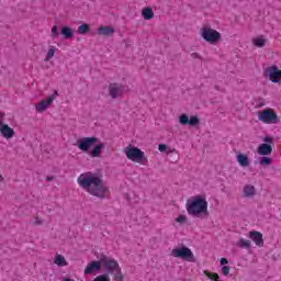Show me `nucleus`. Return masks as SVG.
Masks as SVG:
<instances>
[{
	"instance_id": "nucleus-1",
	"label": "nucleus",
	"mask_w": 281,
	"mask_h": 281,
	"mask_svg": "<svg viewBox=\"0 0 281 281\" xmlns=\"http://www.w3.org/2000/svg\"><path fill=\"white\" fill-rule=\"evenodd\" d=\"M77 183L86 192L98 199H110L111 196V190L102 182L100 177H79Z\"/></svg>"
},
{
	"instance_id": "nucleus-2",
	"label": "nucleus",
	"mask_w": 281,
	"mask_h": 281,
	"mask_svg": "<svg viewBox=\"0 0 281 281\" xmlns=\"http://www.w3.org/2000/svg\"><path fill=\"white\" fill-rule=\"evenodd\" d=\"M207 196L198 194L187 200L186 210L189 216H207Z\"/></svg>"
},
{
	"instance_id": "nucleus-3",
	"label": "nucleus",
	"mask_w": 281,
	"mask_h": 281,
	"mask_svg": "<svg viewBox=\"0 0 281 281\" xmlns=\"http://www.w3.org/2000/svg\"><path fill=\"white\" fill-rule=\"evenodd\" d=\"M101 262H102V268L106 273L105 276H112V280H115V281H124L122 267H120V262H117V260H115L113 257L101 255Z\"/></svg>"
},
{
	"instance_id": "nucleus-4",
	"label": "nucleus",
	"mask_w": 281,
	"mask_h": 281,
	"mask_svg": "<svg viewBox=\"0 0 281 281\" xmlns=\"http://www.w3.org/2000/svg\"><path fill=\"white\" fill-rule=\"evenodd\" d=\"M124 153L131 161H134L135 164H146L148 161V158H146V155L139 147H133L132 145L125 147Z\"/></svg>"
},
{
	"instance_id": "nucleus-5",
	"label": "nucleus",
	"mask_w": 281,
	"mask_h": 281,
	"mask_svg": "<svg viewBox=\"0 0 281 281\" xmlns=\"http://www.w3.org/2000/svg\"><path fill=\"white\" fill-rule=\"evenodd\" d=\"M171 256L173 258H180L186 262H196V258L194 257V252L188 246L176 247L171 250Z\"/></svg>"
},
{
	"instance_id": "nucleus-6",
	"label": "nucleus",
	"mask_w": 281,
	"mask_h": 281,
	"mask_svg": "<svg viewBox=\"0 0 281 281\" xmlns=\"http://www.w3.org/2000/svg\"><path fill=\"white\" fill-rule=\"evenodd\" d=\"M201 36L206 43H210V45H216V43H220L222 38L218 31L209 26L201 29Z\"/></svg>"
},
{
	"instance_id": "nucleus-7",
	"label": "nucleus",
	"mask_w": 281,
	"mask_h": 281,
	"mask_svg": "<svg viewBox=\"0 0 281 281\" xmlns=\"http://www.w3.org/2000/svg\"><path fill=\"white\" fill-rule=\"evenodd\" d=\"M258 120L259 122H263V124H278V122H280L278 114L271 109H266L259 112Z\"/></svg>"
},
{
	"instance_id": "nucleus-8",
	"label": "nucleus",
	"mask_w": 281,
	"mask_h": 281,
	"mask_svg": "<svg viewBox=\"0 0 281 281\" xmlns=\"http://www.w3.org/2000/svg\"><path fill=\"white\" fill-rule=\"evenodd\" d=\"M263 144H260L257 148L258 155H261V157H267L273 153V137L266 136L262 138Z\"/></svg>"
},
{
	"instance_id": "nucleus-9",
	"label": "nucleus",
	"mask_w": 281,
	"mask_h": 281,
	"mask_svg": "<svg viewBox=\"0 0 281 281\" xmlns=\"http://www.w3.org/2000/svg\"><path fill=\"white\" fill-rule=\"evenodd\" d=\"M98 137L94 136L83 137L77 140L76 146L79 148V150H82V153H89L91 146H93V144H98Z\"/></svg>"
},
{
	"instance_id": "nucleus-10",
	"label": "nucleus",
	"mask_w": 281,
	"mask_h": 281,
	"mask_svg": "<svg viewBox=\"0 0 281 281\" xmlns=\"http://www.w3.org/2000/svg\"><path fill=\"white\" fill-rule=\"evenodd\" d=\"M179 122L181 126H199L201 124V120L196 115H192L191 117L188 114H181L179 116Z\"/></svg>"
},
{
	"instance_id": "nucleus-11",
	"label": "nucleus",
	"mask_w": 281,
	"mask_h": 281,
	"mask_svg": "<svg viewBox=\"0 0 281 281\" xmlns=\"http://www.w3.org/2000/svg\"><path fill=\"white\" fill-rule=\"evenodd\" d=\"M266 76H268L269 80L274 85L281 81V70L278 66H271L266 69Z\"/></svg>"
},
{
	"instance_id": "nucleus-12",
	"label": "nucleus",
	"mask_w": 281,
	"mask_h": 281,
	"mask_svg": "<svg viewBox=\"0 0 281 281\" xmlns=\"http://www.w3.org/2000/svg\"><path fill=\"white\" fill-rule=\"evenodd\" d=\"M56 95H58V91L50 94L47 100H42L40 103H37L35 105L37 113H45V111H47V106H49V104L56 100Z\"/></svg>"
},
{
	"instance_id": "nucleus-13",
	"label": "nucleus",
	"mask_w": 281,
	"mask_h": 281,
	"mask_svg": "<svg viewBox=\"0 0 281 281\" xmlns=\"http://www.w3.org/2000/svg\"><path fill=\"white\" fill-rule=\"evenodd\" d=\"M102 269V257L99 260L91 261L86 267L83 273L85 276H91V273H95V271H100Z\"/></svg>"
},
{
	"instance_id": "nucleus-14",
	"label": "nucleus",
	"mask_w": 281,
	"mask_h": 281,
	"mask_svg": "<svg viewBox=\"0 0 281 281\" xmlns=\"http://www.w3.org/2000/svg\"><path fill=\"white\" fill-rule=\"evenodd\" d=\"M248 238L255 243L257 247H263L265 246V239L262 238V233L258 231H251L248 233Z\"/></svg>"
},
{
	"instance_id": "nucleus-15",
	"label": "nucleus",
	"mask_w": 281,
	"mask_h": 281,
	"mask_svg": "<svg viewBox=\"0 0 281 281\" xmlns=\"http://www.w3.org/2000/svg\"><path fill=\"white\" fill-rule=\"evenodd\" d=\"M0 134L4 139H12L14 137V128L10 127V125L4 124L0 121Z\"/></svg>"
},
{
	"instance_id": "nucleus-16",
	"label": "nucleus",
	"mask_w": 281,
	"mask_h": 281,
	"mask_svg": "<svg viewBox=\"0 0 281 281\" xmlns=\"http://www.w3.org/2000/svg\"><path fill=\"white\" fill-rule=\"evenodd\" d=\"M123 91H124V86L122 85L111 83L109 86V93L113 100H115L116 98H120Z\"/></svg>"
},
{
	"instance_id": "nucleus-17",
	"label": "nucleus",
	"mask_w": 281,
	"mask_h": 281,
	"mask_svg": "<svg viewBox=\"0 0 281 281\" xmlns=\"http://www.w3.org/2000/svg\"><path fill=\"white\" fill-rule=\"evenodd\" d=\"M243 196L245 199H254V196H256V187H254L251 184L244 186Z\"/></svg>"
},
{
	"instance_id": "nucleus-18",
	"label": "nucleus",
	"mask_w": 281,
	"mask_h": 281,
	"mask_svg": "<svg viewBox=\"0 0 281 281\" xmlns=\"http://www.w3.org/2000/svg\"><path fill=\"white\" fill-rule=\"evenodd\" d=\"M99 36H113L115 34V29L112 26H101L98 29Z\"/></svg>"
},
{
	"instance_id": "nucleus-19",
	"label": "nucleus",
	"mask_w": 281,
	"mask_h": 281,
	"mask_svg": "<svg viewBox=\"0 0 281 281\" xmlns=\"http://www.w3.org/2000/svg\"><path fill=\"white\" fill-rule=\"evenodd\" d=\"M142 16L145 21H150L151 19H155V11H153V8L150 7L144 8Z\"/></svg>"
},
{
	"instance_id": "nucleus-20",
	"label": "nucleus",
	"mask_w": 281,
	"mask_h": 281,
	"mask_svg": "<svg viewBox=\"0 0 281 281\" xmlns=\"http://www.w3.org/2000/svg\"><path fill=\"white\" fill-rule=\"evenodd\" d=\"M60 34L64 38L69 41V38H74V29L69 26H63L60 30Z\"/></svg>"
},
{
	"instance_id": "nucleus-21",
	"label": "nucleus",
	"mask_w": 281,
	"mask_h": 281,
	"mask_svg": "<svg viewBox=\"0 0 281 281\" xmlns=\"http://www.w3.org/2000/svg\"><path fill=\"white\" fill-rule=\"evenodd\" d=\"M102 148H104V143L94 145L90 150V157H100L102 155Z\"/></svg>"
},
{
	"instance_id": "nucleus-22",
	"label": "nucleus",
	"mask_w": 281,
	"mask_h": 281,
	"mask_svg": "<svg viewBox=\"0 0 281 281\" xmlns=\"http://www.w3.org/2000/svg\"><path fill=\"white\" fill-rule=\"evenodd\" d=\"M237 161L241 168H247V166H249V157L245 154H238Z\"/></svg>"
},
{
	"instance_id": "nucleus-23",
	"label": "nucleus",
	"mask_w": 281,
	"mask_h": 281,
	"mask_svg": "<svg viewBox=\"0 0 281 281\" xmlns=\"http://www.w3.org/2000/svg\"><path fill=\"white\" fill-rule=\"evenodd\" d=\"M54 265H57V267H67V259L63 255L57 254L54 258Z\"/></svg>"
},
{
	"instance_id": "nucleus-24",
	"label": "nucleus",
	"mask_w": 281,
	"mask_h": 281,
	"mask_svg": "<svg viewBox=\"0 0 281 281\" xmlns=\"http://www.w3.org/2000/svg\"><path fill=\"white\" fill-rule=\"evenodd\" d=\"M204 276L211 281H221V276L216 272H210L209 270L203 271Z\"/></svg>"
},
{
	"instance_id": "nucleus-25",
	"label": "nucleus",
	"mask_w": 281,
	"mask_h": 281,
	"mask_svg": "<svg viewBox=\"0 0 281 281\" xmlns=\"http://www.w3.org/2000/svg\"><path fill=\"white\" fill-rule=\"evenodd\" d=\"M238 247L241 249H249L251 247V240L240 238L239 241L237 243Z\"/></svg>"
},
{
	"instance_id": "nucleus-26",
	"label": "nucleus",
	"mask_w": 281,
	"mask_h": 281,
	"mask_svg": "<svg viewBox=\"0 0 281 281\" xmlns=\"http://www.w3.org/2000/svg\"><path fill=\"white\" fill-rule=\"evenodd\" d=\"M90 30H91V26L85 23L78 26L77 34H87Z\"/></svg>"
},
{
	"instance_id": "nucleus-27",
	"label": "nucleus",
	"mask_w": 281,
	"mask_h": 281,
	"mask_svg": "<svg viewBox=\"0 0 281 281\" xmlns=\"http://www.w3.org/2000/svg\"><path fill=\"white\" fill-rule=\"evenodd\" d=\"M80 177H102V169H97L94 173L91 171L81 173Z\"/></svg>"
},
{
	"instance_id": "nucleus-28",
	"label": "nucleus",
	"mask_w": 281,
	"mask_h": 281,
	"mask_svg": "<svg viewBox=\"0 0 281 281\" xmlns=\"http://www.w3.org/2000/svg\"><path fill=\"white\" fill-rule=\"evenodd\" d=\"M252 43L256 47H265L267 40H265L263 37H257V38L252 40Z\"/></svg>"
},
{
	"instance_id": "nucleus-29",
	"label": "nucleus",
	"mask_w": 281,
	"mask_h": 281,
	"mask_svg": "<svg viewBox=\"0 0 281 281\" xmlns=\"http://www.w3.org/2000/svg\"><path fill=\"white\" fill-rule=\"evenodd\" d=\"M272 159L271 157L263 156L260 158L259 164L260 166H271Z\"/></svg>"
},
{
	"instance_id": "nucleus-30",
	"label": "nucleus",
	"mask_w": 281,
	"mask_h": 281,
	"mask_svg": "<svg viewBox=\"0 0 281 281\" xmlns=\"http://www.w3.org/2000/svg\"><path fill=\"white\" fill-rule=\"evenodd\" d=\"M175 221L179 225H186V223H188V216H186L184 214H180L178 217H176Z\"/></svg>"
},
{
	"instance_id": "nucleus-31",
	"label": "nucleus",
	"mask_w": 281,
	"mask_h": 281,
	"mask_svg": "<svg viewBox=\"0 0 281 281\" xmlns=\"http://www.w3.org/2000/svg\"><path fill=\"white\" fill-rule=\"evenodd\" d=\"M54 54H56V46H50L48 48L45 60H52V58H54Z\"/></svg>"
},
{
	"instance_id": "nucleus-32",
	"label": "nucleus",
	"mask_w": 281,
	"mask_h": 281,
	"mask_svg": "<svg viewBox=\"0 0 281 281\" xmlns=\"http://www.w3.org/2000/svg\"><path fill=\"white\" fill-rule=\"evenodd\" d=\"M92 281H111L109 274H100L95 277Z\"/></svg>"
},
{
	"instance_id": "nucleus-33",
	"label": "nucleus",
	"mask_w": 281,
	"mask_h": 281,
	"mask_svg": "<svg viewBox=\"0 0 281 281\" xmlns=\"http://www.w3.org/2000/svg\"><path fill=\"white\" fill-rule=\"evenodd\" d=\"M58 35H59L58 25H54L50 31V36L52 38H58Z\"/></svg>"
},
{
	"instance_id": "nucleus-34",
	"label": "nucleus",
	"mask_w": 281,
	"mask_h": 281,
	"mask_svg": "<svg viewBox=\"0 0 281 281\" xmlns=\"http://www.w3.org/2000/svg\"><path fill=\"white\" fill-rule=\"evenodd\" d=\"M231 268L229 266L222 267V273L223 276H229Z\"/></svg>"
},
{
	"instance_id": "nucleus-35",
	"label": "nucleus",
	"mask_w": 281,
	"mask_h": 281,
	"mask_svg": "<svg viewBox=\"0 0 281 281\" xmlns=\"http://www.w3.org/2000/svg\"><path fill=\"white\" fill-rule=\"evenodd\" d=\"M158 150L160 153H166V150H168V145H166V144L158 145Z\"/></svg>"
},
{
	"instance_id": "nucleus-36",
	"label": "nucleus",
	"mask_w": 281,
	"mask_h": 281,
	"mask_svg": "<svg viewBox=\"0 0 281 281\" xmlns=\"http://www.w3.org/2000/svg\"><path fill=\"white\" fill-rule=\"evenodd\" d=\"M33 224L43 225V220H41L37 215H35Z\"/></svg>"
},
{
	"instance_id": "nucleus-37",
	"label": "nucleus",
	"mask_w": 281,
	"mask_h": 281,
	"mask_svg": "<svg viewBox=\"0 0 281 281\" xmlns=\"http://www.w3.org/2000/svg\"><path fill=\"white\" fill-rule=\"evenodd\" d=\"M220 265H222L223 267H225V265H229V260H227V258H221V259H220Z\"/></svg>"
},
{
	"instance_id": "nucleus-38",
	"label": "nucleus",
	"mask_w": 281,
	"mask_h": 281,
	"mask_svg": "<svg viewBox=\"0 0 281 281\" xmlns=\"http://www.w3.org/2000/svg\"><path fill=\"white\" fill-rule=\"evenodd\" d=\"M191 56L192 58H201V55H199V53H193Z\"/></svg>"
},
{
	"instance_id": "nucleus-39",
	"label": "nucleus",
	"mask_w": 281,
	"mask_h": 281,
	"mask_svg": "<svg viewBox=\"0 0 281 281\" xmlns=\"http://www.w3.org/2000/svg\"><path fill=\"white\" fill-rule=\"evenodd\" d=\"M54 179V177H47L46 181H52Z\"/></svg>"
},
{
	"instance_id": "nucleus-40",
	"label": "nucleus",
	"mask_w": 281,
	"mask_h": 281,
	"mask_svg": "<svg viewBox=\"0 0 281 281\" xmlns=\"http://www.w3.org/2000/svg\"><path fill=\"white\" fill-rule=\"evenodd\" d=\"M3 120V112H0V122Z\"/></svg>"
},
{
	"instance_id": "nucleus-41",
	"label": "nucleus",
	"mask_w": 281,
	"mask_h": 281,
	"mask_svg": "<svg viewBox=\"0 0 281 281\" xmlns=\"http://www.w3.org/2000/svg\"><path fill=\"white\" fill-rule=\"evenodd\" d=\"M64 281H74V279L66 278Z\"/></svg>"
},
{
	"instance_id": "nucleus-42",
	"label": "nucleus",
	"mask_w": 281,
	"mask_h": 281,
	"mask_svg": "<svg viewBox=\"0 0 281 281\" xmlns=\"http://www.w3.org/2000/svg\"><path fill=\"white\" fill-rule=\"evenodd\" d=\"M0 181H3V178H0Z\"/></svg>"
}]
</instances>
